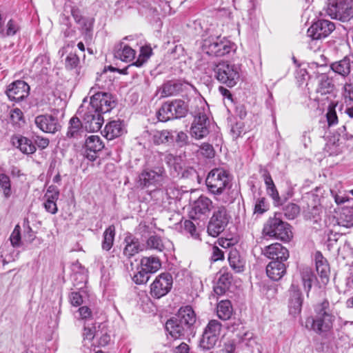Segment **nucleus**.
Masks as SVG:
<instances>
[{
  "mask_svg": "<svg viewBox=\"0 0 353 353\" xmlns=\"http://www.w3.org/2000/svg\"><path fill=\"white\" fill-rule=\"evenodd\" d=\"M314 316L308 317L305 321V327L318 334H326L331 331L335 316L330 309V302L324 299L314 306Z\"/></svg>",
  "mask_w": 353,
  "mask_h": 353,
  "instance_id": "f257e3e1",
  "label": "nucleus"
},
{
  "mask_svg": "<svg viewBox=\"0 0 353 353\" xmlns=\"http://www.w3.org/2000/svg\"><path fill=\"white\" fill-rule=\"evenodd\" d=\"M209 108L208 105L199 101L194 110L191 112L194 117L190 134L195 139H201L210 132V121L208 117Z\"/></svg>",
  "mask_w": 353,
  "mask_h": 353,
  "instance_id": "f03ea898",
  "label": "nucleus"
},
{
  "mask_svg": "<svg viewBox=\"0 0 353 353\" xmlns=\"http://www.w3.org/2000/svg\"><path fill=\"white\" fill-rule=\"evenodd\" d=\"M233 45L225 37L210 36L202 41V51L213 57H223L229 54L233 50Z\"/></svg>",
  "mask_w": 353,
  "mask_h": 353,
  "instance_id": "7ed1b4c3",
  "label": "nucleus"
},
{
  "mask_svg": "<svg viewBox=\"0 0 353 353\" xmlns=\"http://www.w3.org/2000/svg\"><path fill=\"white\" fill-rule=\"evenodd\" d=\"M188 112V107L186 103L181 99H175L163 103L157 115L159 121L165 122L185 117Z\"/></svg>",
  "mask_w": 353,
  "mask_h": 353,
  "instance_id": "20e7f679",
  "label": "nucleus"
},
{
  "mask_svg": "<svg viewBox=\"0 0 353 353\" xmlns=\"http://www.w3.org/2000/svg\"><path fill=\"white\" fill-rule=\"evenodd\" d=\"M352 145L353 135L347 132L346 127L343 125L329 137L325 148L330 154L336 155Z\"/></svg>",
  "mask_w": 353,
  "mask_h": 353,
  "instance_id": "39448f33",
  "label": "nucleus"
},
{
  "mask_svg": "<svg viewBox=\"0 0 353 353\" xmlns=\"http://www.w3.org/2000/svg\"><path fill=\"white\" fill-rule=\"evenodd\" d=\"M239 68L228 61H221L214 65L213 71L215 78L228 87H234L239 79Z\"/></svg>",
  "mask_w": 353,
  "mask_h": 353,
  "instance_id": "423d86ee",
  "label": "nucleus"
},
{
  "mask_svg": "<svg viewBox=\"0 0 353 353\" xmlns=\"http://www.w3.org/2000/svg\"><path fill=\"white\" fill-rule=\"evenodd\" d=\"M263 232L265 236L274 237L283 241H288L292 237V232L288 223L276 217L270 218L265 224Z\"/></svg>",
  "mask_w": 353,
  "mask_h": 353,
  "instance_id": "0eeeda50",
  "label": "nucleus"
},
{
  "mask_svg": "<svg viewBox=\"0 0 353 353\" xmlns=\"http://www.w3.org/2000/svg\"><path fill=\"white\" fill-rule=\"evenodd\" d=\"M228 172L223 168L212 170L205 180L209 191L214 194H221L230 183Z\"/></svg>",
  "mask_w": 353,
  "mask_h": 353,
  "instance_id": "6e6552de",
  "label": "nucleus"
},
{
  "mask_svg": "<svg viewBox=\"0 0 353 353\" xmlns=\"http://www.w3.org/2000/svg\"><path fill=\"white\" fill-rule=\"evenodd\" d=\"M331 18L343 22L348 21L353 17L351 0H330L326 9Z\"/></svg>",
  "mask_w": 353,
  "mask_h": 353,
  "instance_id": "1a4fd4ad",
  "label": "nucleus"
},
{
  "mask_svg": "<svg viewBox=\"0 0 353 353\" xmlns=\"http://www.w3.org/2000/svg\"><path fill=\"white\" fill-rule=\"evenodd\" d=\"M229 215L225 207H219L213 213L208 225V233L218 236L225 228L229 222Z\"/></svg>",
  "mask_w": 353,
  "mask_h": 353,
  "instance_id": "9d476101",
  "label": "nucleus"
},
{
  "mask_svg": "<svg viewBox=\"0 0 353 353\" xmlns=\"http://www.w3.org/2000/svg\"><path fill=\"white\" fill-rule=\"evenodd\" d=\"M166 178L165 170L158 168L157 170H145L139 176V182L143 187L162 186Z\"/></svg>",
  "mask_w": 353,
  "mask_h": 353,
  "instance_id": "9b49d317",
  "label": "nucleus"
},
{
  "mask_svg": "<svg viewBox=\"0 0 353 353\" xmlns=\"http://www.w3.org/2000/svg\"><path fill=\"white\" fill-rule=\"evenodd\" d=\"M172 283V276L170 274H161L155 279L151 285V295L157 299L166 295L170 291Z\"/></svg>",
  "mask_w": 353,
  "mask_h": 353,
  "instance_id": "f8f14e48",
  "label": "nucleus"
},
{
  "mask_svg": "<svg viewBox=\"0 0 353 353\" xmlns=\"http://www.w3.org/2000/svg\"><path fill=\"white\" fill-rule=\"evenodd\" d=\"M101 112L93 107L87 106L83 114V120L85 130L90 132H97L104 122Z\"/></svg>",
  "mask_w": 353,
  "mask_h": 353,
  "instance_id": "ddd939ff",
  "label": "nucleus"
},
{
  "mask_svg": "<svg viewBox=\"0 0 353 353\" xmlns=\"http://www.w3.org/2000/svg\"><path fill=\"white\" fill-rule=\"evenodd\" d=\"M114 100L110 94L97 92L90 98L88 106L93 107L101 113L110 112L114 107Z\"/></svg>",
  "mask_w": 353,
  "mask_h": 353,
  "instance_id": "4468645a",
  "label": "nucleus"
},
{
  "mask_svg": "<svg viewBox=\"0 0 353 353\" xmlns=\"http://www.w3.org/2000/svg\"><path fill=\"white\" fill-rule=\"evenodd\" d=\"M335 29L334 23L325 19L314 23L307 30V36L312 39H321L327 37Z\"/></svg>",
  "mask_w": 353,
  "mask_h": 353,
  "instance_id": "2eb2a0df",
  "label": "nucleus"
},
{
  "mask_svg": "<svg viewBox=\"0 0 353 353\" xmlns=\"http://www.w3.org/2000/svg\"><path fill=\"white\" fill-rule=\"evenodd\" d=\"M30 86L24 81H16L12 83L6 90V94L12 101H20L28 97Z\"/></svg>",
  "mask_w": 353,
  "mask_h": 353,
  "instance_id": "dca6fc26",
  "label": "nucleus"
},
{
  "mask_svg": "<svg viewBox=\"0 0 353 353\" xmlns=\"http://www.w3.org/2000/svg\"><path fill=\"white\" fill-rule=\"evenodd\" d=\"M34 123L41 131L47 133H55L61 128L57 117L50 114H41L36 117Z\"/></svg>",
  "mask_w": 353,
  "mask_h": 353,
  "instance_id": "f3484780",
  "label": "nucleus"
},
{
  "mask_svg": "<svg viewBox=\"0 0 353 353\" xmlns=\"http://www.w3.org/2000/svg\"><path fill=\"white\" fill-rule=\"evenodd\" d=\"M289 311L290 313L296 316L301 313L303 297L299 286L294 283L290 288Z\"/></svg>",
  "mask_w": 353,
  "mask_h": 353,
  "instance_id": "a211bd4d",
  "label": "nucleus"
},
{
  "mask_svg": "<svg viewBox=\"0 0 353 353\" xmlns=\"http://www.w3.org/2000/svg\"><path fill=\"white\" fill-rule=\"evenodd\" d=\"M103 147L104 145L99 136L91 135L85 141L84 156L90 161H94L97 158V153Z\"/></svg>",
  "mask_w": 353,
  "mask_h": 353,
  "instance_id": "6ab92c4d",
  "label": "nucleus"
},
{
  "mask_svg": "<svg viewBox=\"0 0 353 353\" xmlns=\"http://www.w3.org/2000/svg\"><path fill=\"white\" fill-rule=\"evenodd\" d=\"M174 318L193 333L196 323V314L192 307L188 305L181 307Z\"/></svg>",
  "mask_w": 353,
  "mask_h": 353,
  "instance_id": "aec40b11",
  "label": "nucleus"
},
{
  "mask_svg": "<svg viewBox=\"0 0 353 353\" xmlns=\"http://www.w3.org/2000/svg\"><path fill=\"white\" fill-rule=\"evenodd\" d=\"M212 202L206 196H201L194 203L190 216L193 219H199L202 215H206L212 209Z\"/></svg>",
  "mask_w": 353,
  "mask_h": 353,
  "instance_id": "412c9836",
  "label": "nucleus"
},
{
  "mask_svg": "<svg viewBox=\"0 0 353 353\" xmlns=\"http://www.w3.org/2000/svg\"><path fill=\"white\" fill-rule=\"evenodd\" d=\"M262 252L273 261H286L289 257L288 250L279 243L265 247Z\"/></svg>",
  "mask_w": 353,
  "mask_h": 353,
  "instance_id": "4be33fe9",
  "label": "nucleus"
},
{
  "mask_svg": "<svg viewBox=\"0 0 353 353\" xmlns=\"http://www.w3.org/2000/svg\"><path fill=\"white\" fill-rule=\"evenodd\" d=\"M165 329L169 334L174 339H180L182 337H188L192 334L190 330L185 327L174 317L167 321L165 323Z\"/></svg>",
  "mask_w": 353,
  "mask_h": 353,
  "instance_id": "5701e85b",
  "label": "nucleus"
},
{
  "mask_svg": "<svg viewBox=\"0 0 353 353\" xmlns=\"http://www.w3.org/2000/svg\"><path fill=\"white\" fill-rule=\"evenodd\" d=\"M353 66V59L349 56H345L342 59L330 64V69L335 73L343 77H347Z\"/></svg>",
  "mask_w": 353,
  "mask_h": 353,
  "instance_id": "b1692460",
  "label": "nucleus"
},
{
  "mask_svg": "<svg viewBox=\"0 0 353 353\" xmlns=\"http://www.w3.org/2000/svg\"><path fill=\"white\" fill-rule=\"evenodd\" d=\"M241 328H243V326L241 323H239L236 324L234 323L228 326L229 330L232 332L239 330V332L236 334L239 342L243 343L245 345L249 347H253L256 344V340L254 338L253 333L250 331H241L240 330Z\"/></svg>",
  "mask_w": 353,
  "mask_h": 353,
  "instance_id": "393cba45",
  "label": "nucleus"
},
{
  "mask_svg": "<svg viewBox=\"0 0 353 353\" xmlns=\"http://www.w3.org/2000/svg\"><path fill=\"white\" fill-rule=\"evenodd\" d=\"M316 270L319 275L321 281L326 285L330 280V269L327 260L319 252L316 254Z\"/></svg>",
  "mask_w": 353,
  "mask_h": 353,
  "instance_id": "a878e982",
  "label": "nucleus"
},
{
  "mask_svg": "<svg viewBox=\"0 0 353 353\" xmlns=\"http://www.w3.org/2000/svg\"><path fill=\"white\" fill-rule=\"evenodd\" d=\"M135 54V50L123 42L117 44L114 49V57L124 62L132 61Z\"/></svg>",
  "mask_w": 353,
  "mask_h": 353,
  "instance_id": "bb28decb",
  "label": "nucleus"
},
{
  "mask_svg": "<svg viewBox=\"0 0 353 353\" xmlns=\"http://www.w3.org/2000/svg\"><path fill=\"white\" fill-rule=\"evenodd\" d=\"M283 261H272L266 267V273L273 281L280 280L285 274L286 268Z\"/></svg>",
  "mask_w": 353,
  "mask_h": 353,
  "instance_id": "cd10ccee",
  "label": "nucleus"
},
{
  "mask_svg": "<svg viewBox=\"0 0 353 353\" xmlns=\"http://www.w3.org/2000/svg\"><path fill=\"white\" fill-rule=\"evenodd\" d=\"M216 285L214 287V292L218 295L223 294L229 288L232 280V274L226 270H221Z\"/></svg>",
  "mask_w": 353,
  "mask_h": 353,
  "instance_id": "c85d7f7f",
  "label": "nucleus"
},
{
  "mask_svg": "<svg viewBox=\"0 0 353 353\" xmlns=\"http://www.w3.org/2000/svg\"><path fill=\"white\" fill-rule=\"evenodd\" d=\"M228 261L234 272L239 273L244 270L245 261L236 249H231L228 254Z\"/></svg>",
  "mask_w": 353,
  "mask_h": 353,
  "instance_id": "c756f323",
  "label": "nucleus"
},
{
  "mask_svg": "<svg viewBox=\"0 0 353 353\" xmlns=\"http://www.w3.org/2000/svg\"><path fill=\"white\" fill-rule=\"evenodd\" d=\"M123 131L121 122L119 121H112L105 125L103 133L107 139L112 140L121 136Z\"/></svg>",
  "mask_w": 353,
  "mask_h": 353,
  "instance_id": "7c9ffc66",
  "label": "nucleus"
},
{
  "mask_svg": "<svg viewBox=\"0 0 353 353\" xmlns=\"http://www.w3.org/2000/svg\"><path fill=\"white\" fill-rule=\"evenodd\" d=\"M339 225L350 228L353 225V209L343 208L341 209L337 217Z\"/></svg>",
  "mask_w": 353,
  "mask_h": 353,
  "instance_id": "2f4dec72",
  "label": "nucleus"
},
{
  "mask_svg": "<svg viewBox=\"0 0 353 353\" xmlns=\"http://www.w3.org/2000/svg\"><path fill=\"white\" fill-rule=\"evenodd\" d=\"M83 132V125L80 119L73 117L69 121V126L66 133L68 138H78Z\"/></svg>",
  "mask_w": 353,
  "mask_h": 353,
  "instance_id": "473e14b6",
  "label": "nucleus"
},
{
  "mask_svg": "<svg viewBox=\"0 0 353 353\" xmlns=\"http://www.w3.org/2000/svg\"><path fill=\"white\" fill-rule=\"evenodd\" d=\"M125 243L126 245L123 250V254L128 258L134 256L141 250L138 239L132 236L125 237Z\"/></svg>",
  "mask_w": 353,
  "mask_h": 353,
  "instance_id": "72a5a7b5",
  "label": "nucleus"
},
{
  "mask_svg": "<svg viewBox=\"0 0 353 353\" xmlns=\"http://www.w3.org/2000/svg\"><path fill=\"white\" fill-rule=\"evenodd\" d=\"M13 144L24 154H32L36 151V148L31 140L24 137L17 138L16 141H13Z\"/></svg>",
  "mask_w": 353,
  "mask_h": 353,
  "instance_id": "f704fd0d",
  "label": "nucleus"
},
{
  "mask_svg": "<svg viewBox=\"0 0 353 353\" xmlns=\"http://www.w3.org/2000/svg\"><path fill=\"white\" fill-rule=\"evenodd\" d=\"M216 313L219 319L223 321L228 320L232 314L231 302L228 300L220 301L217 305Z\"/></svg>",
  "mask_w": 353,
  "mask_h": 353,
  "instance_id": "c9c22d12",
  "label": "nucleus"
},
{
  "mask_svg": "<svg viewBox=\"0 0 353 353\" xmlns=\"http://www.w3.org/2000/svg\"><path fill=\"white\" fill-rule=\"evenodd\" d=\"M141 265L145 270L150 274L156 272L161 268L159 258L154 256L143 257L141 260Z\"/></svg>",
  "mask_w": 353,
  "mask_h": 353,
  "instance_id": "e433bc0d",
  "label": "nucleus"
},
{
  "mask_svg": "<svg viewBox=\"0 0 353 353\" xmlns=\"http://www.w3.org/2000/svg\"><path fill=\"white\" fill-rule=\"evenodd\" d=\"M70 12L74 21L78 23L81 29L86 33L91 30L92 24L88 19L82 17L80 10L77 7H71Z\"/></svg>",
  "mask_w": 353,
  "mask_h": 353,
  "instance_id": "4c0bfd02",
  "label": "nucleus"
},
{
  "mask_svg": "<svg viewBox=\"0 0 353 353\" xmlns=\"http://www.w3.org/2000/svg\"><path fill=\"white\" fill-rule=\"evenodd\" d=\"M115 236V227L110 225L103 232V239L102 241V249L108 251L113 245Z\"/></svg>",
  "mask_w": 353,
  "mask_h": 353,
  "instance_id": "58836bf2",
  "label": "nucleus"
},
{
  "mask_svg": "<svg viewBox=\"0 0 353 353\" xmlns=\"http://www.w3.org/2000/svg\"><path fill=\"white\" fill-rule=\"evenodd\" d=\"M168 241H163L161 236L157 235H152L147 240V248L151 250H155L162 252L166 248Z\"/></svg>",
  "mask_w": 353,
  "mask_h": 353,
  "instance_id": "ea45409f",
  "label": "nucleus"
},
{
  "mask_svg": "<svg viewBox=\"0 0 353 353\" xmlns=\"http://www.w3.org/2000/svg\"><path fill=\"white\" fill-rule=\"evenodd\" d=\"M334 88V85L332 83L331 80L325 75H321L319 79L318 87L316 92L321 95H325L330 93Z\"/></svg>",
  "mask_w": 353,
  "mask_h": 353,
  "instance_id": "a19ab883",
  "label": "nucleus"
},
{
  "mask_svg": "<svg viewBox=\"0 0 353 353\" xmlns=\"http://www.w3.org/2000/svg\"><path fill=\"white\" fill-rule=\"evenodd\" d=\"M218 339V336L203 332L199 341V347L203 350H210L214 347Z\"/></svg>",
  "mask_w": 353,
  "mask_h": 353,
  "instance_id": "79ce46f5",
  "label": "nucleus"
},
{
  "mask_svg": "<svg viewBox=\"0 0 353 353\" xmlns=\"http://www.w3.org/2000/svg\"><path fill=\"white\" fill-rule=\"evenodd\" d=\"M172 139L173 137L168 130L156 131L152 134V141L156 145L163 144Z\"/></svg>",
  "mask_w": 353,
  "mask_h": 353,
  "instance_id": "37998d69",
  "label": "nucleus"
},
{
  "mask_svg": "<svg viewBox=\"0 0 353 353\" xmlns=\"http://www.w3.org/2000/svg\"><path fill=\"white\" fill-rule=\"evenodd\" d=\"M179 90V85L177 83L168 81L162 85L159 91L161 97H167L175 94Z\"/></svg>",
  "mask_w": 353,
  "mask_h": 353,
  "instance_id": "c03bdc74",
  "label": "nucleus"
},
{
  "mask_svg": "<svg viewBox=\"0 0 353 353\" xmlns=\"http://www.w3.org/2000/svg\"><path fill=\"white\" fill-rule=\"evenodd\" d=\"M0 190L3 193L6 198H8L11 195L10 180L8 176L5 174H0Z\"/></svg>",
  "mask_w": 353,
  "mask_h": 353,
  "instance_id": "a18cd8bd",
  "label": "nucleus"
},
{
  "mask_svg": "<svg viewBox=\"0 0 353 353\" xmlns=\"http://www.w3.org/2000/svg\"><path fill=\"white\" fill-rule=\"evenodd\" d=\"M283 210L288 219H294L299 215L300 208L295 203H288L283 208Z\"/></svg>",
  "mask_w": 353,
  "mask_h": 353,
  "instance_id": "49530a36",
  "label": "nucleus"
},
{
  "mask_svg": "<svg viewBox=\"0 0 353 353\" xmlns=\"http://www.w3.org/2000/svg\"><path fill=\"white\" fill-rule=\"evenodd\" d=\"M221 330V324L217 320H211L205 327L204 332L209 334H213L219 336Z\"/></svg>",
  "mask_w": 353,
  "mask_h": 353,
  "instance_id": "de8ad7c7",
  "label": "nucleus"
},
{
  "mask_svg": "<svg viewBox=\"0 0 353 353\" xmlns=\"http://www.w3.org/2000/svg\"><path fill=\"white\" fill-rule=\"evenodd\" d=\"M152 53L151 48L148 46H143L141 48L140 54L138 59L133 63V65L140 67L149 59Z\"/></svg>",
  "mask_w": 353,
  "mask_h": 353,
  "instance_id": "09e8293b",
  "label": "nucleus"
},
{
  "mask_svg": "<svg viewBox=\"0 0 353 353\" xmlns=\"http://www.w3.org/2000/svg\"><path fill=\"white\" fill-rule=\"evenodd\" d=\"M149 279L150 273L145 270L142 266L141 270H139L138 272L135 274L132 277L133 281L138 285L146 283Z\"/></svg>",
  "mask_w": 353,
  "mask_h": 353,
  "instance_id": "8fccbe9b",
  "label": "nucleus"
},
{
  "mask_svg": "<svg viewBox=\"0 0 353 353\" xmlns=\"http://www.w3.org/2000/svg\"><path fill=\"white\" fill-rule=\"evenodd\" d=\"M59 196V190L54 185H50L44 195L46 201L56 203Z\"/></svg>",
  "mask_w": 353,
  "mask_h": 353,
  "instance_id": "3c124183",
  "label": "nucleus"
},
{
  "mask_svg": "<svg viewBox=\"0 0 353 353\" xmlns=\"http://www.w3.org/2000/svg\"><path fill=\"white\" fill-rule=\"evenodd\" d=\"M10 240L13 247H19L21 245V232L20 226L17 225L12 231Z\"/></svg>",
  "mask_w": 353,
  "mask_h": 353,
  "instance_id": "603ef678",
  "label": "nucleus"
},
{
  "mask_svg": "<svg viewBox=\"0 0 353 353\" xmlns=\"http://www.w3.org/2000/svg\"><path fill=\"white\" fill-rule=\"evenodd\" d=\"M184 230L190 233V234L194 239L199 237V233L196 230V226L194 223L190 220H185L183 223Z\"/></svg>",
  "mask_w": 353,
  "mask_h": 353,
  "instance_id": "864d4df0",
  "label": "nucleus"
},
{
  "mask_svg": "<svg viewBox=\"0 0 353 353\" xmlns=\"http://www.w3.org/2000/svg\"><path fill=\"white\" fill-rule=\"evenodd\" d=\"M84 340H88L90 341L98 339L99 337V332H96L94 328L84 327L83 333Z\"/></svg>",
  "mask_w": 353,
  "mask_h": 353,
  "instance_id": "5fc2aeb1",
  "label": "nucleus"
},
{
  "mask_svg": "<svg viewBox=\"0 0 353 353\" xmlns=\"http://www.w3.org/2000/svg\"><path fill=\"white\" fill-rule=\"evenodd\" d=\"M267 210L268 205L265 203V199L264 197L258 199L254 205V213L261 214Z\"/></svg>",
  "mask_w": 353,
  "mask_h": 353,
  "instance_id": "6e6d98bb",
  "label": "nucleus"
},
{
  "mask_svg": "<svg viewBox=\"0 0 353 353\" xmlns=\"http://www.w3.org/2000/svg\"><path fill=\"white\" fill-rule=\"evenodd\" d=\"M79 63V59L75 54L70 53L65 59V67L68 69L76 68Z\"/></svg>",
  "mask_w": 353,
  "mask_h": 353,
  "instance_id": "4d7b16f0",
  "label": "nucleus"
},
{
  "mask_svg": "<svg viewBox=\"0 0 353 353\" xmlns=\"http://www.w3.org/2000/svg\"><path fill=\"white\" fill-rule=\"evenodd\" d=\"M201 154L206 158H212L214 155V150L212 145L203 143L200 147Z\"/></svg>",
  "mask_w": 353,
  "mask_h": 353,
  "instance_id": "13d9d810",
  "label": "nucleus"
},
{
  "mask_svg": "<svg viewBox=\"0 0 353 353\" xmlns=\"http://www.w3.org/2000/svg\"><path fill=\"white\" fill-rule=\"evenodd\" d=\"M326 117L330 126L336 125L338 123V117L334 107H329Z\"/></svg>",
  "mask_w": 353,
  "mask_h": 353,
  "instance_id": "bf43d9fd",
  "label": "nucleus"
},
{
  "mask_svg": "<svg viewBox=\"0 0 353 353\" xmlns=\"http://www.w3.org/2000/svg\"><path fill=\"white\" fill-rule=\"evenodd\" d=\"M69 299L70 303L74 307L81 305L83 302L82 295L78 292H71Z\"/></svg>",
  "mask_w": 353,
  "mask_h": 353,
  "instance_id": "052dcab7",
  "label": "nucleus"
},
{
  "mask_svg": "<svg viewBox=\"0 0 353 353\" xmlns=\"http://www.w3.org/2000/svg\"><path fill=\"white\" fill-rule=\"evenodd\" d=\"M23 112L19 108H14L10 112V119L14 124H19V122L23 120Z\"/></svg>",
  "mask_w": 353,
  "mask_h": 353,
  "instance_id": "680f3d73",
  "label": "nucleus"
},
{
  "mask_svg": "<svg viewBox=\"0 0 353 353\" xmlns=\"http://www.w3.org/2000/svg\"><path fill=\"white\" fill-rule=\"evenodd\" d=\"M6 27H7V29H6V32L5 33V35H6V36H13L19 30L18 25L12 19H10L8 21Z\"/></svg>",
  "mask_w": 353,
  "mask_h": 353,
  "instance_id": "e2e57ef3",
  "label": "nucleus"
},
{
  "mask_svg": "<svg viewBox=\"0 0 353 353\" xmlns=\"http://www.w3.org/2000/svg\"><path fill=\"white\" fill-rule=\"evenodd\" d=\"M344 92L343 96L345 100V102L347 101H353V84L352 83H346L344 85Z\"/></svg>",
  "mask_w": 353,
  "mask_h": 353,
  "instance_id": "0e129e2a",
  "label": "nucleus"
},
{
  "mask_svg": "<svg viewBox=\"0 0 353 353\" xmlns=\"http://www.w3.org/2000/svg\"><path fill=\"white\" fill-rule=\"evenodd\" d=\"M266 190H267L268 194L272 198L274 203H276L277 205L280 204V197H279V192L276 188V186L274 185V186L270 187Z\"/></svg>",
  "mask_w": 353,
  "mask_h": 353,
  "instance_id": "69168bd1",
  "label": "nucleus"
},
{
  "mask_svg": "<svg viewBox=\"0 0 353 353\" xmlns=\"http://www.w3.org/2000/svg\"><path fill=\"white\" fill-rule=\"evenodd\" d=\"M43 207L48 212L52 214H56L58 211L56 203L45 201V202L43 203Z\"/></svg>",
  "mask_w": 353,
  "mask_h": 353,
  "instance_id": "338daca9",
  "label": "nucleus"
},
{
  "mask_svg": "<svg viewBox=\"0 0 353 353\" xmlns=\"http://www.w3.org/2000/svg\"><path fill=\"white\" fill-rule=\"evenodd\" d=\"M224 258L223 252L216 246L212 248V259L214 261L222 260Z\"/></svg>",
  "mask_w": 353,
  "mask_h": 353,
  "instance_id": "774afa93",
  "label": "nucleus"
}]
</instances>
